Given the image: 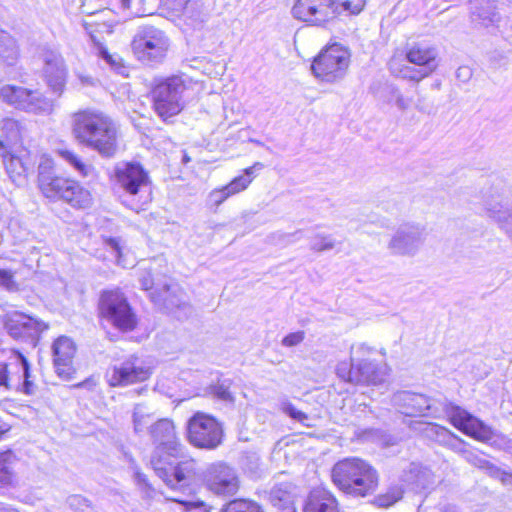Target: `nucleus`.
Segmentation results:
<instances>
[{"mask_svg":"<svg viewBox=\"0 0 512 512\" xmlns=\"http://www.w3.org/2000/svg\"><path fill=\"white\" fill-rule=\"evenodd\" d=\"M33 395L37 385L30 373V364L19 351H12L7 361H0V389Z\"/></svg>","mask_w":512,"mask_h":512,"instance_id":"423d86ee","label":"nucleus"},{"mask_svg":"<svg viewBox=\"0 0 512 512\" xmlns=\"http://www.w3.org/2000/svg\"><path fill=\"white\" fill-rule=\"evenodd\" d=\"M18 458L11 450H0V484L11 485L16 480Z\"/></svg>","mask_w":512,"mask_h":512,"instance_id":"c85d7f7f","label":"nucleus"},{"mask_svg":"<svg viewBox=\"0 0 512 512\" xmlns=\"http://www.w3.org/2000/svg\"><path fill=\"white\" fill-rule=\"evenodd\" d=\"M433 72L426 70L421 67V69H413L409 66H405L403 69L400 70V76L404 79H408L411 81L419 82L422 79L428 77Z\"/></svg>","mask_w":512,"mask_h":512,"instance_id":"de8ad7c7","label":"nucleus"},{"mask_svg":"<svg viewBox=\"0 0 512 512\" xmlns=\"http://www.w3.org/2000/svg\"><path fill=\"white\" fill-rule=\"evenodd\" d=\"M0 287L9 292H16L19 290V285L16 282L15 275L11 270L0 268Z\"/></svg>","mask_w":512,"mask_h":512,"instance_id":"a18cd8bd","label":"nucleus"},{"mask_svg":"<svg viewBox=\"0 0 512 512\" xmlns=\"http://www.w3.org/2000/svg\"><path fill=\"white\" fill-rule=\"evenodd\" d=\"M72 133L82 145L103 157H112L118 149L116 124L97 110H82L72 117Z\"/></svg>","mask_w":512,"mask_h":512,"instance_id":"f257e3e1","label":"nucleus"},{"mask_svg":"<svg viewBox=\"0 0 512 512\" xmlns=\"http://www.w3.org/2000/svg\"><path fill=\"white\" fill-rule=\"evenodd\" d=\"M0 96L8 104L24 110L25 102L29 97V90L19 86L5 85L0 88Z\"/></svg>","mask_w":512,"mask_h":512,"instance_id":"7c9ffc66","label":"nucleus"},{"mask_svg":"<svg viewBox=\"0 0 512 512\" xmlns=\"http://www.w3.org/2000/svg\"><path fill=\"white\" fill-rule=\"evenodd\" d=\"M296 19L313 25H322L337 16L333 0H297L292 7Z\"/></svg>","mask_w":512,"mask_h":512,"instance_id":"2eb2a0df","label":"nucleus"},{"mask_svg":"<svg viewBox=\"0 0 512 512\" xmlns=\"http://www.w3.org/2000/svg\"><path fill=\"white\" fill-rule=\"evenodd\" d=\"M186 86L180 76H172L157 84L152 90L154 110L166 120L177 115L183 108L182 94Z\"/></svg>","mask_w":512,"mask_h":512,"instance_id":"1a4fd4ad","label":"nucleus"},{"mask_svg":"<svg viewBox=\"0 0 512 512\" xmlns=\"http://www.w3.org/2000/svg\"><path fill=\"white\" fill-rule=\"evenodd\" d=\"M38 186L45 197L62 199L73 207L86 208L91 204L90 192L74 180L56 176L50 159H42L38 166Z\"/></svg>","mask_w":512,"mask_h":512,"instance_id":"7ed1b4c3","label":"nucleus"},{"mask_svg":"<svg viewBox=\"0 0 512 512\" xmlns=\"http://www.w3.org/2000/svg\"><path fill=\"white\" fill-rule=\"evenodd\" d=\"M490 469L494 471V475L499 477L504 484L512 485V472L500 471L494 466H491Z\"/></svg>","mask_w":512,"mask_h":512,"instance_id":"4d7b16f0","label":"nucleus"},{"mask_svg":"<svg viewBox=\"0 0 512 512\" xmlns=\"http://www.w3.org/2000/svg\"><path fill=\"white\" fill-rule=\"evenodd\" d=\"M295 489L289 481L279 482L266 493V498L280 512L294 509Z\"/></svg>","mask_w":512,"mask_h":512,"instance_id":"bb28decb","label":"nucleus"},{"mask_svg":"<svg viewBox=\"0 0 512 512\" xmlns=\"http://www.w3.org/2000/svg\"><path fill=\"white\" fill-rule=\"evenodd\" d=\"M99 310L105 320L121 331H132L137 325L136 314L119 289L102 292Z\"/></svg>","mask_w":512,"mask_h":512,"instance_id":"6e6552de","label":"nucleus"},{"mask_svg":"<svg viewBox=\"0 0 512 512\" xmlns=\"http://www.w3.org/2000/svg\"><path fill=\"white\" fill-rule=\"evenodd\" d=\"M409 427L461 456L468 447V444L464 440L449 429L436 423L416 420L411 421Z\"/></svg>","mask_w":512,"mask_h":512,"instance_id":"a211bd4d","label":"nucleus"},{"mask_svg":"<svg viewBox=\"0 0 512 512\" xmlns=\"http://www.w3.org/2000/svg\"><path fill=\"white\" fill-rule=\"evenodd\" d=\"M411 473H415L413 480L417 488L425 489L432 483V473L428 469H422L416 464L411 465Z\"/></svg>","mask_w":512,"mask_h":512,"instance_id":"37998d69","label":"nucleus"},{"mask_svg":"<svg viewBox=\"0 0 512 512\" xmlns=\"http://www.w3.org/2000/svg\"><path fill=\"white\" fill-rule=\"evenodd\" d=\"M135 479L137 481V484L139 486H141V488L143 490V493H144V496L146 498H152L154 490L151 487V485L148 483L146 475L141 473V472H136L135 473Z\"/></svg>","mask_w":512,"mask_h":512,"instance_id":"603ef678","label":"nucleus"},{"mask_svg":"<svg viewBox=\"0 0 512 512\" xmlns=\"http://www.w3.org/2000/svg\"><path fill=\"white\" fill-rule=\"evenodd\" d=\"M375 352V348L366 343H356L350 347V361L348 363L371 362L368 357Z\"/></svg>","mask_w":512,"mask_h":512,"instance_id":"ea45409f","label":"nucleus"},{"mask_svg":"<svg viewBox=\"0 0 512 512\" xmlns=\"http://www.w3.org/2000/svg\"><path fill=\"white\" fill-rule=\"evenodd\" d=\"M304 512H339L338 502L331 492L315 489L308 496Z\"/></svg>","mask_w":512,"mask_h":512,"instance_id":"cd10ccee","label":"nucleus"},{"mask_svg":"<svg viewBox=\"0 0 512 512\" xmlns=\"http://www.w3.org/2000/svg\"><path fill=\"white\" fill-rule=\"evenodd\" d=\"M210 394L226 403H232L234 401V397L229 390V385L225 382L217 383L210 387Z\"/></svg>","mask_w":512,"mask_h":512,"instance_id":"c03bdc74","label":"nucleus"},{"mask_svg":"<svg viewBox=\"0 0 512 512\" xmlns=\"http://www.w3.org/2000/svg\"><path fill=\"white\" fill-rule=\"evenodd\" d=\"M396 105L402 109V110H405L407 107H408V104L406 103V101L404 100V98L402 96H398L397 99H396Z\"/></svg>","mask_w":512,"mask_h":512,"instance_id":"680f3d73","label":"nucleus"},{"mask_svg":"<svg viewBox=\"0 0 512 512\" xmlns=\"http://www.w3.org/2000/svg\"><path fill=\"white\" fill-rule=\"evenodd\" d=\"M43 72L48 86L58 95L63 92L66 80V67L62 56L55 51L43 55Z\"/></svg>","mask_w":512,"mask_h":512,"instance_id":"b1692460","label":"nucleus"},{"mask_svg":"<svg viewBox=\"0 0 512 512\" xmlns=\"http://www.w3.org/2000/svg\"><path fill=\"white\" fill-rule=\"evenodd\" d=\"M444 512H458L454 507H446Z\"/></svg>","mask_w":512,"mask_h":512,"instance_id":"338daca9","label":"nucleus"},{"mask_svg":"<svg viewBox=\"0 0 512 512\" xmlns=\"http://www.w3.org/2000/svg\"><path fill=\"white\" fill-rule=\"evenodd\" d=\"M141 286L144 290H152L155 289V291H161V289L158 287L157 284H155L152 276L150 273L146 272L144 273L140 279H139Z\"/></svg>","mask_w":512,"mask_h":512,"instance_id":"5fc2aeb1","label":"nucleus"},{"mask_svg":"<svg viewBox=\"0 0 512 512\" xmlns=\"http://www.w3.org/2000/svg\"><path fill=\"white\" fill-rule=\"evenodd\" d=\"M456 76L462 82L468 81L472 76V71L467 66H462L457 69Z\"/></svg>","mask_w":512,"mask_h":512,"instance_id":"bf43d9fd","label":"nucleus"},{"mask_svg":"<svg viewBox=\"0 0 512 512\" xmlns=\"http://www.w3.org/2000/svg\"><path fill=\"white\" fill-rule=\"evenodd\" d=\"M97 55L103 59L109 67L119 74H123L125 67L122 58L116 53H110L108 49L102 45L97 47Z\"/></svg>","mask_w":512,"mask_h":512,"instance_id":"58836bf2","label":"nucleus"},{"mask_svg":"<svg viewBox=\"0 0 512 512\" xmlns=\"http://www.w3.org/2000/svg\"><path fill=\"white\" fill-rule=\"evenodd\" d=\"M334 245V241L330 236L317 235L313 239L310 248L311 250L322 252L333 249Z\"/></svg>","mask_w":512,"mask_h":512,"instance_id":"09e8293b","label":"nucleus"},{"mask_svg":"<svg viewBox=\"0 0 512 512\" xmlns=\"http://www.w3.org/2000/svg\"><path fill=\"white\" fill-rule=\"evenodd\" d=\"M4 327L12 338L33 347L37 345L40 334L48 329L45 322L17 311L5 316Z\"/></svg>","mask_w":512,"mask_h":512,"instance_id":"ddd939ff","label":"nucleus"},{"mask_svg":"<svg viewBox=\"0 0 512 512\" xmlns=\"http://www.w3.org/2000/svg\"><path fill=\"white\" fill-rule=\"evenodd\" d=\"M511 189L503 181L492 184L484 196V209L507 233H512Z\"/></svg>","mask_w":512,"mask_h":512,"instance_id":"9b49d317","label":"nucleus"},{"mask_svg":"<svg viewBox=\"0 0 512 512\" xmlns=\"http://www.w3.org/2000/svg\"><path fill=\"white\" fill-rule=\"evenodd\" d=\"M172 463L166 464V470L168 472L167 479L171 480L168 483L165 479L163 481L170 487L174 488L177 484L182 483L185 479L190 477V475L194 471V461L193 460H185L178 463L176 466L171 468Z\"/></svg>","mask_w":512,"mask_h":512,"instance_id":"c756f323","label":"nucleus"},{"mask_svg":"<svg viewBox=\"0 0 512 512\" xmlns=\"http://www.w3.org/2000/svg\"><path fill=\"white\" fill-rule=\"evenodd\" d=\"M403 497V490L399 486L390 487L385 493L375 497L374 504L381 508H388Z\"/></svg>","mask_w":512,"mask_h":512,"instance_id":"e433bc0d","label":"nucleus"},{"mask_svg":"<svg viewBox=\"0 0 512 512\" xmlns=\"http://www.w3.org/2000/svg\"><path fill=\"white\" fill-rule=\"evenodd\" d=\"M392 402L406 416L432 418L439 416L440 411L435 407L433 400L423 394L400 391L393 395Z\"/></svg>","mask_w":512,"mask_h":512,"instance_id":"dca6fc26","label":"nucleus"},{"mask_svg":"<svg viewBox=\"0 0 512 512\" xmlns=\"http://www.w3.org/2000/svg\"><path fill=\"white\" fill-rule=\"evenodd\" d=\"M53 106V101L43 96L42 93L29 90L24 110L33 113H49L53 110Z\"/></svg>","mask_w":512,"mask_h":512,"instance_id":"72a5a7b5","label":"nucleus"},{"mask_svg":"<svg viewBox=\"0 0 512 512\" xmlns=\"http://www.w3.org/2000/svg\"><path fill=\"white\" fill-rule=\"evenodd\" d=\"M81 81L89 85H94V79L91 77H81Z\"/></svg>","mask_w":512,"mask_h":512,"instance_id":"69168bd1","label":"nucleus"},{"mask_svg":"<svg viewBox=\"0 0 512 512\" xmlns=\"http://www.w3.org/2000/svg\"><path fill=\"white\" fill-rule=\"evenodd\" d=\"M171 500H172V501H175V502H178V503H181V504H183V505H185L187 509H191L192 507H196V506H198V505H201V506L203 505V503H202V502H200V503H194V502L179 501V500H176V499H171Z\"/></svg>","mask_w":512,"mask_h":512,"instance_id":"052dcab7","label":"nucleus"},{"mask_svg":"<svg viewBox=\"0 0 512 512\" xmlns=\"http://www.w3.org/2000/svg\"><path fill=\"white\" fill-rule=\"evenodd\" d=\"M336 374L342 380L352 384L377 385L384 381V368L375 362L358 364L341 361L336 366Z\"/></svg>","mask_w":512,"mask_h":512,"instance_id":"4468645a","label":"nucleus"},{"mask_svg":"<svg viewBox=\"0 0 512 512\" xmlns=\"http://www.w3.org/2000/svg\"><path fill=\"white\" fill-rule=\"evenodd\" d=\"M332 480L343 492L354 497L372 494L378 486L377 471L359 458H346L332 469Z\"/></svg>","mask_w":512,"mask_h":512,"instance_id":"f03ea898","label":"nucleus"},{"mask_svg":"<svg viewBox=\"0 0 512 512\" xmlns=\"http://www.w3.org/2000/svg\"><path fill=\"white\" fill-rule=\"evenodd\" d=\"M69 505L72 508L79 509V512H89L91 510L89 501L86 498L79 495H73L69 497Z\"/></svg>","mask_w":512,"mask_h":512,"instance_id":"3c124183","label":"nucleus"},{"mask_svg":"<svg viewBox=\"0 0 512 512\" xmlns=\"http://www.w3.org/2000/svg\"><path fill=\"white\" fill-rule=\"evenodd\" d=\"M151 375L149 367L144 366L137 358H130L115 365L109 375L110 386H127L147 380Z\"/></svg>","mask_w":512,"mask_h":512,"instance_id":"6ab92c4d","label":"nucleus"},{"mask_svg":"<svg viewBox=\"0 0 512 512\" xmlns=\"http://www.w3.org/2000/svg\"><path fill=\"white\" fill-rule=\"evenodd\" d=\"M471 18L476 25L485 28L497 26L501 19L499 13L491 5L475 8Z\"/></svg>","mask_w":512,"mask_h":512,"instance_id":"473e14b6","label":"nucleus"},{"mask_svg":"<svg viewBox=\"0 0 512 512\" xmlns=\"http://www.w3.org/2000/svg\"><path fill=\"white\" fill-rule=\"evenodd\" d=\"M220 512H264L255 501L247 499H234L228 502Z\"/></svg>","mask_w":512,"mask_h":512,"instance_id":"c9c22d12","label":"nucleus"},{"mask_svg":"<svg viewBox=\"0 0 512 512\" xmlns=\"http://www.w3.org/2000/svg\"><path fill=\"white\" fill-rule=\"evenodd\" d=\"M409 63L434 72L438 67V50L426 43H414L406 50Z\"/></svg>","mask_w":512,"mask_h":512,"instance_id":"393cba45","label":"nucleus"},{"mask_svg":"<svg viewBox=\"0 0 512 512\" xmlns=\"http://www.w3.org/2000/svg\"><path fill=\"white\" fill-rule=\"evenodd\" d=\"M365 2V0H333V7L337 10V16L343 12L358 14L363 10Z\"/></svg>","mask_w":512,"mask_h":512,"instance_id":"79ce46f5","label":"nucleus"},{"mask_svg":"<svg viewBox=\"0 0 512 512\" xmlns=\"http://www.w3.org/2000/svg\"><path fill=\"white\" fill-rule=\"evenodd\" d=\"M350 64V52L335 43L324 48L314 59L311 69L321 81L334 83L344 78Z\"/></svg>","mask_w":512,"mask_h":512,"instance_id":"0eeeda50","label":"nucleus"},{"mask_svg":"<svg viewBox=\"0 0 512 512\" xmlns=\"http://www.w3.org/2000/svg\"><path fill=\"white\" fill-rule=\"evenodd\" d=\"M450 421L455 428L478 441L485 442L491 439L490 428L459 407L453 409Z\"/></svg>","mask_w":512,"mask_h":512,"instance_id":"4be33fe9","label":"nucleus"},{"mask_svg":"<svg viewBox=\"0 0 512 512\" xmlns=\"http://www.w3.org/2000/svg\"><path fill=\"white\" fill-rule=\"evenodd\" d=\"M169 46L170 41L165 32L151 25L139 27L131 42L137 59L147 64L162 62Z\"/></svg>","mask_w":512,"mask_h":512,"instance_id":"39448f33","label":"nucleus"},{"mask_svg":"<svg viewBox=\"0 0 512 512\" xmlns=\"http://www.w3.org/2000/svg\"><path fill=\"white\" fill-rule=\"evenodd\" d=\"M93 385H95V384L92 382V380L87 379V380L77 384L76 386L77 387H87V388H90Z\"/></svg>","mask_w":512,"mask_h":512,"instance_id":"e2e57ef3","label":"nucleus"},{"mask_svg":"<svg viewBox=\"0 0 512 512\" xmlns=\"http://www.w3.org/2000/svg\"><path fill=\"white\" fill-rule=\"evenodd\" d=\"M61 157L72 165L82 176L86 177L93 171L91 165L84 163L75 153L69 150L59 151Z\"/></svg>","mask_w":512,"mask_h":512,"instance_id":"a19ab883","label":"nucleus"},{"mask_svg":"<svg viewBox=\"0 0 512 512\" xmlns=\"http://www.w3.org/2000/svg\"><path fill=\"white\" fill-rule=\"evenodd\" d=\"M187 437L195 447L211 450L221 444L223 429L214 417L197 412L188 421Z\"/></svg>","mask_w":512,"mask_h":512,"instance_id":"9d476101","label":"nucleus"},{"mask_svg":"<svg viewBox=\"0 0 512 512\" xmlns=\"http://www.w3.org/2000/svg\"><path fill=\"white\" fill-rule=\"evenodd\" d=\"M205 482L208 489L217 495L233 496L239 489V479L235 470L221 462L207 468Z\"/></svg>","mask_w":512,"mask_h":512,"instance_id":"f3484780","label":"nucleus"},{"mask_svg":"<svg viewBox=\"0 0 512 512\" xmlns=\"http://www.w3.org/2000/svg\"><path fill=\"white\" fill-rule=\"evenodd\" d=\"M263 164L256 162L253 166L244 170V174L235 177L227 185L213 189L207 197V205L210 208H218L229 197L234 196L248 188L254 178L256 168L261 169Z\"/></svg>","mask_w":512,"mask_h":512,"instance_id":"aec40b11","label":"nucleus"},{"mask_svg":"<svg viewBox=\"0 0 512 512\" xmlns=\"http://www.w3.org/2000/svg\"><path fill=\"white\" fill-rule=\"evenodd\" d=\"M52 350L57 375L65 380L71 379L75 373L73 358L76 347L74 342L66 336H61L54 342Z\"/></svg>","mask_w":512,"mask_h":512,"instance_id":"5701e85b","label":"nucleus"},{"mask_svg":"<svg viewBox=\"0 0 512 512\" xmlns=\"http://www.w3.org/2000/svg\"><path fill=\"white\" fill-rule=\"evenodd\" d=\"M11 157L9 161L6 164V170L11 178V180L16 183L17 185H21L25 180V171L26 168L21 162V159L18 157H14L11 154H9Z\"/></svg>","mask_w":512,"mask_h":512,"instance_id":"4c0bfd02","label":"nucleus"},{"mask_svg":"<svg viewBox=\"0 0 512 512\" xmlns=\"http://www.w3.org/2000/svg\"><path fill=\"white\" fill-rule=\"evenodd\" d=\"M117 183L129 194L136 195L147 186L148 175L138 163L122 162L115 167Z\"/></svg>","mask_w":512,"mask_h":512,"instance_id":"412c9836","label":"nucleus"},{"mask_svg":"<svg viewBox=\"0 0 512 512\" xmlns=\"http://www.w3.org/2000/svg\"><path fill=\"white\" fill-rule=\"evenodd\" d=\"M462 457L469 463L475 465V466H480L481 463L483 462L482 459L478 458V456L476 454H474L470 449L469 447L466 448L465 452L463 453Z\"/></svg>","mask_w":512,"mask_h":512,"instance_id":"13d9d810","label":"nucleus"},{"mask_svg":"<svg viewBox=\"0 0 512 512\" xmlns=\"http://www.w3.org/2000/svg\"><path fill=\"white\" fill-rule=\"evenodd\" d=\"M170 289V286L168 284L163 285V292L167 293Z\"/></svg>","mask_w":512,"mask_h":512,"instance_id":"774afa93","label":"nucleus"},{"mask_svg":"<svg viewBox=\"0 0 512 512\" xmlns=\"http://www.w3.org/2000/svg\"><path fill=\"white\" fill-rule=\"evenodd\" d=\"M23 126L17 120L5 118L0 122V154L6 157L21 144Z\"/></svg>","mask_w":512,"mask_h":512,"instance_id":"a878e982","label":"nucleus"},{"mask_svg":"<svg viewBox=\"0 0 512 512\" xmlns=\"http://www.w3.org/2000/svg\"><path fill=\"white\" fill-rule=\"evenodd\" d=\"M133 0H122V5L125 8H130L131 2ZM139 3V8H137V13L140 15H151L154 13L158 0H137Z\"/></svg>","mask_w":512,"mask_h":512,"instance_id":"49530a36","label":"nucleus"},{"mask_svg":"<svg viewBox=\"0 0 512 512\" xmlns=\"http://www.w3.org/2000/svg\"><path fill=\"white\" fill-rule=\"evenodd\" d=\"M304 337L303 331L290 333L282 339V345L286 347L296 346L304 340Z\"/></svg>","mask_w":512,"mask_h":512,"instance_id":"864d4df0","label":"nucleus"},{"mask_svg":"<svg viewBox=\"0 0 512 512\" xmlns=\"http://www.w3.org/2000/svg\"><path fill=\"white\" fill-rule=\"evenodd\" d=\"M149 433L155 445L150 463L156 474L169 483L171 480L167 479L168 472L165 465L170 464L171 457L181 456L183 450L174 423L167 418L159 419L149 427Z\"/></svg>","mask_w":512,"mask_h":512,"instance_id":"20e7f679","label":"nucleus"},{"mask_svg":"<svg viewBox=\"0 0 512 512\" xmlns=\"http://www.w3.org/2000/svg\"><path fill=\"white\" fill-rule=\"evenodd\" d=\"M283 411L286 414H288L291 418H293L294 420H296L300 423L304 424L305 421L308 420L307 414L296 409L291 403H285L283 405Z\"/></svg>","mask_w":512,"mask_h":512,"instance_id":"8fccbe9b","label":"nucleus"},{"mask_svg":"<svg viewBox=\"0 0 512 512\" xmlns=\"http://www.w3.org/2000/svg\"><path fill=\"white\" fill-rule=\"evenodd\" d=\"M153 416V412L144 404H136L133 409L132 419L134 431L143 432Z\"/></svg>","mask_w":512,"mask_h":512,"instance_id":"f704fd0d","label":"nucleus"},{"mask_svg":"<svg viewBox=\"0 0 512 512\" xmlns=\"http://www.w3.org/2000/svg\"><path fill=\"white\" fill-rule=\"evenodd\" d=\"M425 241V228L415 222L401 224L387 244L394 256L414 257Z\"/></svg>","mask_w":512,"mask_h":512,"instance_id":"f8f14e48","label":"nucleus"},{"mask_svg":"<svg viewBox=\"0 0 512 512\" xmlns=\"http://www.w3.org/2000/svg\"><path fill=\"white\" fill-rule=\"evenodd\" d=\"M105 245L114 252V256L118 259L121 255V247L117 238H105Z\"/></svg>","mask_w":512,"mask_h":512,"instance_id":"6e6d98bb","label":"nucleus"},{"mask_svg":"<svg viewBox=\"0 0 512 512\" xmlns=\"http://www.w3.org/2000/svg\"><path fill=\"white\" fill-rule=\"evenodd\" d=\"M0 512H19V511L12 508L11 506L3 505V506H0Z\"/></svg>","mask_w":512,"mask_h":512,"instance_id":"0e129e2a","label":"nucleus"},{"mask_svg":"<svg viewBox=\"0 0 512 512\" xmlns=\"http://www.w3.org/2000/svg\"><path fill=\"white\" fill-rule=\"evenodd\" d=\"M19 56V49L15 39L0 28V58L8 65H13Z\"/></svg>","mask_w":512,"mask_h":512,"instance_id":"2f4dec72","label":"nucleus"}]
</instances>
